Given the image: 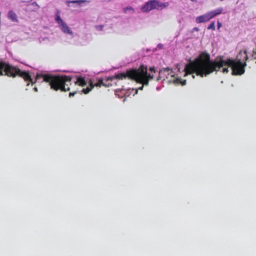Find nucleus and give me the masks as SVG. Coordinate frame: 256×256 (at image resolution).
<instances>
[{
  "label": "nucleus",
  "mask_w": 256,
  "mask_h": 256,
  "mask_svg": "<svg viewBox=\"0 0 256 256\" xmlns=\"http://www.w3.org/2000/svg\"><path fill=\"white\" fill-rule=\"evenodd\" d=\"M156 74V70L154 66L148 68L146 66L140 65L138 68H130L125 72L116 74L114 76L108 78V80H112L114 79H128L142 84V86L138 90H142L144 86H148L149 82L154 78Z\"/></svg>",
  "instance_id": "nucleus-1"
},
{
  "label": "nucleus",
  "mask_w": 256,
  "mask_h": 256,
  "mask_svg": "<svg viewBox=\"0 0 256 256\" xmlns=\"http://www.w3.org/2000/svg\"><path fill=\"white\" fill-rule=\"evenodd\" d=\"M228 66L224 65H186L184 68V76L192 74L193 78H194V74L201 77L206 76L214 71H218L222 68L224 73L228 72Z\"/></svg>",
  "instance_id": "nucleus-2"
},
{
  "label": "nucleus",
  "mask_w": 256,
  "mask_h": 256,
  "mask_svg": "<svg viewBox=\"0 0 256 256\" xmlns=\"http://www.w3.org/2000/svg\"><path fill=\"white\" fill-rule=\"evenodd\" d=\"M44 80L48 82L50 88L56 91L67 92L70 90L72 77L68 76L42 75Z\"/></svg>",
  "instance_id": "nucleus-3"
},
{
  "label": "nucleus",
  "mask_w": 256,
  "mask_h": 256,
  "mask_svg": "<svg viewBox=\"0 0 256 256\" xmlns=\"http://www.w3.org/2000/svg\"><path fill=\"white\" fill-rule=\"evenodd\" d=\"M5 75L13 78L18 76L23 78L27 82L26 86H28L31 83L34 84L36 80L33 82L32 76L28 71L22 70L19 68L13 66L12 65H0V76Z\"/></svg>",
  "instance_id": "nucleus-4"
},
{
  "label": "nucleus",
  "mask_w": 256,
  "mask_h": 256,
  "mask_svg": "<svg viewBox=\"0 0 256 256\" xmlns=\"http://www.w3.org/2000/svg\"><path fill=\"white\" fill-rule=\"evenodd\" d=\"M248 58L246 51V50H240L236 55V62H232L228 64H246V61ZM194 63H187L186 64H220L219 63L213 62L210 59L208 53L203 52H200L194 58ZM224 64H228L225 63Z\"/></svg>",
  "instance_id": "nucleus-5"
},
{
  "label": "nucleus",
  "mask_w": 256,
  "mask_h": 256,
  "mask_svg": "<svg viewBox=\"0 0 256 256\" xmlns=\"http://www.w3.org/2000/svg\"><path fill=\"white\" fill-rule=\"evenodd\" d=\"M168 5V2H162L158 0H150L141 8V10L144 12H148L153 10H161L167 8Z\"/></svg>",
  "instance_id": "nucleus-6"
},
{
  "label": "nucleus",
  "mask_w": 256,
  "mask_h": 256,
  "mask_svg": "<svg viewBox=\"0 0 256 256\" xmlns=\"http://www.w3.org/2000/svg\"><path fill=\"white\" fill-rule=\"evenodd\" d=\"M54 20L58 24V28L63 33L74 37L73 32L68 24L60 18V10L58 9L56 10Z\"/></svg>",
  "instance_id": "nucleus-7"
},
{
  "label": "nucleus",
  "mask_w": 256,
  "mask_h": 256,
  "mask_svg": "<svg viewBox=\"0 0 256 256\" xmlns=\"http://www.w3.org/2000/svg\"><path fill=\"white\" fill-rule=\"evenodd\" d=\"M222 10L223 8H220L214 10L209 12L204 15L197 17L196 18V22L197 23L206 22L214 17L221 14L222 12Z\"/></svg>",
  "instance_id": "nucleus-8"
},
{
  "label": "nucleus",
  "mask_w": 256,
  "mask_h": 256,
  "mask_svg": "<svg viewBox=\"0 0 256 256\" xmlns=\"http://www.w3.org/2000/svg\"><path fill=\"white\" fill-rule=\"evenodd\" d=\"M175 74V72H174L172 68H164L159 70L158 76L156 80L157 81L160 80H164L166 78L168 79L170 78H174Z\"/></svg>",
  "instance_id": "nucleus-9"
},
{
  "label": "nucleus",
  "mask_w": 256,
  "mask_h": 256,
  "mask_svg": "<svg viewBox=\"0 0 256 256\" xmlns=\"http://www.w3.org/2000/svg\"><path fill=\"white\" fill-rule=\"evenodd\" d=\"M232 70V75H242L244 72V66L246 65H228Z\"/></svg>",
  "instance_id": "nucleus-10"
},
{
  "label": "nucleus",
  "mask_w": 256,
  "mask_h": 256,
  "mask_svg": "<svg viewBox=\"0 0 256 256\" xmlns=\"http://www.w3.org/2000/svg\"><path fill=\"white\" fill-rule=\"evenodd\" d=\"M8 18L12 22H18L16 14L12 10H10L8 14Z\"/></svg>",
  "instance_id": "nucleus-11"
},
{
  "label": "nucleus",
  "mask_w": 256,
  "mask_h": 256,
  "mask_svg": "<svg viewBox=\"0 0 256 256\" xmlns=\"http://www.w3.org/2000/svg\"><path fill=\"white\" fill-rule=\"evenodd\" d=\"M87 0H66V3L68 6H71L70 4H76L78 6H81L82 3H85L87 2Z\"/></svg>",
  "instance_id": "nucleus-12"
},
{
  "label": "nucleus",
  "mask_w": 256,
  "mask_h": 256,
  "mask_svg": "<svg viewBox=\"0 0 256 256\" xmlns=\"http://www.w3.org/2000/svg\"><path fill=\"white\" fill-rule=\"evenodd\" d=\"M76 84L80 86H84L86 85V82L85 81L84 78L82 76L78 77L76 81L74 82Z\"/></svg>",
  "instance_id": "nucleus-13"
},
{
  "label": "nucleus",
  "mask_w": 256,
  "mask_h": 256,
  "mask_svg": "<svg viewBox=\"0 0 256 256\" xmlns=\"http://www.w3.org/2000/svg\"><path fill=\"white\" fill-rule=\"evenodd\" d=\"M27 8L29 10L36 11L39 8V6L36 2H33L27 6Z\"/></svg>",
  "instance_id": "nucleus-14"
},
{
  "label": "nucleus",
  "mask_w": 256,
  "mask_h": 256,
  "mask_svg": "<svg viewBox=\"0 0 256 256\" xmlns=\"http://www.w3.org/2000/svg\"><path fill=\"white\" fill-rule=\"evenodd\" d=\"M164 48V45L162 44H158L157 46V47L154 48L153 49H147L146 52H156L158 50H162Z\"/></svg>",
  "instance_id": "nucleus-15"
},
{
  "label": "nucleus",
  "mask_w": 256,
  "mask_h": 256,
  "mask_svg": "<svg viewBox=\"0 0 256 256\" xmlns=\"http://www.w3.org/2000/svg\"><path fill=\"white\" fill-rule=\"evenodd\" d=\"M102 86H105L106 85L104 84L102 79L100 78L98 79L96 84H94V85L92 84V88H94V86L100 87Z\"/></svg>",
  "instance_id": "nucleus-16"
},
{
  "label": "nucleus",
  "mask_w": 256,
  "mask_h": 256,
  "mask_svg": "<svg viewBox=\"0 0 256 256\" xmlns=\"http://www.w3.org/2000/svg\"><path fill=\"white\" fill-rule=\"evenodd\" d=\"M123 10L124 13L132 14L134 12V8L131 6L124 8Z\"/></svg>",
  "instance_id": "nucleus-17"
},
{
  "label": "nucleus",
  "mask_w": 256,
  "mask_h": 256,
  "mask_svg": "<svg viewBox=\"0 0 256 256\" xmlns=\"http://www.w3.org/2000/svg\"><path fill=\"white\" fill-rule=\"evenodd\" d=\"M174 82L177 84H181L182 86H184L186 84V80H182L180 78H176V79L174 80Z\"/></svg>",
  "instance_id": "nucleus-18"
},
{
  "label": "nucleus",
  "mask_w": 256,
  "mask_h": 256,
  "mask_svg": "<svg viewBox=\"0 0 256 256\" xmlns=\"http://www.w3.org/2000/svg\"><path fill=\"white\" fill-rule=\"evenodd\" d=\"M91 84V86H92V84ZM92 88V87L91 88H90L89 87H87L86 88H83L82 90V92L84 94H86L88 93L91 90Z\"/></svg>",
  "instance_id": "nucleus-19"
},
{
  "label": "nucleus",
  "mask_w": 256,
  "mask_h": 256,
  "mask_svg": "<svg viewBox=\"0 0 256 256\" xmlns=\"http://www.w3.org/2000/svg\"><path fill=\"white\" fill-rule=\"evenodd\" d=\"M207 28L208 30H215V23L214 22H211L210 25L208 26Z\"/></svg>",
  "instance_id": "nucleus-20"
},
{
  "label": "nucleus",
  "mask_w": 256,
  "mask_h": 256,
  "mask_svg": "<svg viewBox=\"0 0 256 256\" xmlns=\"http://www.w3.org/2000/svg\"><path fill=\"white\" fill-rule=\"evenodd\" d=\"M104 26V25H98L96 26V28L98 30H103Z\"/></svg>",
  "instance_id": "nucleus-21"
},
{
  "label": "nucleus",
  "mask_w": 256,
  "mask_h": 256,
  "mask_svg": "<svg viewBox=\"0 0 256 256\" xmlns=\"http://www.w3.org/2000/svg\"><path fill=\"white\" fill-rule=\"evenodd\" d=\"M76 92H70L69 93V96L70 97H72V96H74L76 94Z\"/></svg>",
  "instance_id": "nucleus-22"
},
{
  "label": "nucleus",
  "mask_w": 256,
  "mask_h": 256,
  "mask_svg": "<svg viewBox=\"0 0 256 256\" xmlns=\"http://www.w3.org/2000/svg\"><path fill=\"white\" fill-rule=\"evenodd\" d=\"M222 26V24L220 22H218V28H220Z\"/></svg>",
  "instance_id": "nucleus-23"
},
{
  "label": "nucleus",
  "mask_w": 256,
  "mask_h": 256,
  "mask_svg": "<svg viewBox=\"0 0 256 256\" xmlns=\"http://www.w3.org/2000/svg\"><path fill=\"white\" fill-rule=\"evenodd\" d=\"M32 0H22V2H30L31 1H32Z\"/></svg>",
  "instance_id": "nucleus-24"
},
{
  "label": "nucleus",
  "mask_w": 256,
  "mask_h": 256,
  "mask_svg": "<svg viewBox=\"0 0 256 256\" xmlns=\"http://www.w3.org/2000/svg\"><path fill=\"white\" fill-rule=\"evenodd\" d=\"M199 30V29L197 27H194V28H193L192 29V32H194V31H198Z\"/></svg>",
  "instance_id": "nucleus-25"
},
{
  "label": "nucleus",
  "mask_w": 256,
  "mask_h": 256,
  "mask_svg": "<svg viewBox=\"0 0 256 256\" xmlns=\"http://www.w3.org/2000/svg\"><path fill=\"white\" fill-rule=\"evenodd\" d=\"M16 61L20 63L21 64H26L25 63H24L23 62H20V61L19 60H16Z\"/></svg>",
  "instance_id": "nucleus-26"
},
{
  "label": "nucleus",
  "mask_w": 256,
  "mask_h": 256,
  "mask_svg": "<svg viewBox=\"0 0 256 256\" xmlns=\"http://www.w3.org/2000/svg\"><path fill=\"white\" fill-rule=\"evenodd\" d=\"M135 62H136V64H138L139 62H140V59L138 58L137 60H136Z\"/></svg>",
  "instance_id": "nucleus-27"
},
{
  "label": "nucleus",
  "mask_w": 256,
  "mask_h": 256,
  "mask_svg": "<svg viewBox=\"0 0 256 256\" xmlns=\"http://www.w3.org/2000/svg\"><path fill=\"white\" fill-rule=\"evenodd\" d=\"M132 62H133V61L132 60L131 61L128 62L126 64H130V63H132Z\"/></svg>",
  "instance_id": "nucleus-28"
},
{
  "label": "nucleus",
  "mask_w": 256,
  "mask_h": 256,
  "mask_svg": "<svg viewBox=\"0 0 256 256\" xmlns=\"http://www.w3.org/2000/svg\"><path fill=\"white\" fill-rule=\"evenodd\" d=\"M191 1L193 2H196V0H191Z\"/></svg>",
  "instance_id": "nucleus-29"
},
{
  "label": "nucleus",
  "mask_w": 256,
  "mask_h": 256,
  "mask_svg": "<svg viewBox=\"0 0 256 256\" xmlns=\"http://www.w3.org/2000/svg\"><path fill=\"white\" fill-rule=\"evenodd\" d=\"M144 59H146V58L148 59V58H147V57H146V56H144Z\"/></svg>",
  "instance_id": "nucleus-30"
},
{
  "label": "nucleus",
  "mask_w": 256,
  "mask_h": 256,
  "mask_svg": "<svg viewBox=\"0 0 256 256\" xmlns=\"http://www.w3.org/2000/svg\"><path fill=\"white\" fill-rule=\"evenodd\" d=\"M34 90H35L36 91H38V89H37V88H34Z\"/></svg>",
  "instance_id": "nucleus-31"
},
{
  "label": "nucleus",
  "mask_w": 256,
  "mask_h": 256,
  "mask_svg": "<svg viewBox=\"0 0 256 256\" xmlns=\"http://www.w3.org/2000/svg\"><path fill=\"white\" fill-rule=\"evenodd\" d=\"M38 76H39V75H38V74H37V75H36V78H38Z\"/></svg>",
  "instance_id": "nucleus-32"
},
{
  "label": "nucleus",
  "mask_w": 256,
  "mask_h": 256,
  "mask_svg": "<svg viewBox=\"0 0 256 256\" xmlns=\"http://www.w3.org/2000/svg\"><path fill=\"white\" fill-rule=\"evenodd\" d=\"M2 64H10L9 63H6V62H4V63H2Z\"/></svg>",
  "instance_id": "nucleus-33"
}]
</instances>
